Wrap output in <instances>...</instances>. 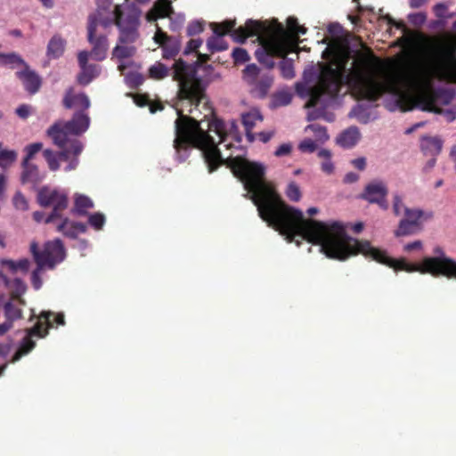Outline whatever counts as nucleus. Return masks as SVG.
Listing matches in <instances>:
<instances>
[{"instance_id":"15","label":"nucleus","mask_w":456,"mask_h":456,"mask_svg":"<svg viewBox=\"0 0 456 456\" xmlns=\"http://www.w3.org/2000/svg\"><path fill=\"white\" fill-rule=\"evenodd\" d=\"M97 4V11L93 15L97 17V21L101 23L103 28H108L113 22L116 23V17L118 13V9L120 6H129L128 4L116 5L114 11H109L111 6L112 0H96ZM133 4H130L132 5Z\"/></svg>"},{"instance_id":"50","label":"nucleus","mask_w":456,"mask_h":456,"mask_svg":"<svg viewBox=\"0 0 456 456\" xmlns=\"http://www.w3.org/2000/svg\"><path fill=\"white\" fill-rule=\"evenodd\" d=\"M328 31L330 35H332L333 37H339L340 35L342 34L343 32V28L340 24L338 23H330L329 26H328Z\"/></svg>"},{"instance_id":"2","label":"nucleus","mask_w":456,"mask_h":456,"mask_svg":"<svg viewBox=\"0 0 456 456\" xmlns=\"http://www.w3.org/2000/svg\"><path fill=\"white\" fill-rule=\"evenodd\" d=\"M421 79L420 74L385 75L378 79L370 70L344 72L339 69H327L320 77L319 86H309L299 81L296 83L295 89L299 97L308 99L306 108H317L321 111L334 102L341 86L346 85L359 98L370 102L378 100L385 94H390L394 98L390 110L398 109L407 111L416 108L443 115L449 122L453 121L456 110L443 108L454 98L451 90L438 89L416 97L410 96L408 87L418 86Z\"/></svg>"},{"instance_id":"6","label":"nucleus","mask_w":456,"mask_h":456,"mask_svg":"<svg viewBox=\"0 0 456 456\" xmlns=\"http://www.w3.org/2000/svg\"><path fill=\"white\" fill-rule=\"evenodd\" d=\"M38 204L43 208L52 207L53 210L45 220V224L61 222L56 225V230L64 236L75 239L79 233L86 232V225L80 222H73L61 215L69 205L68 193L61 189L50 186H43L38 190L37 197Z\"/></svg>"},{"instance_id":"33","label":"nucleus","mask_w":456,"mask_h":456,"mask_svg":"<svg viewBox=\"0 0 456 456\" xmlns=\"http://www.w3.org/2000/svg\"><path fill=\"white\" fill-rule=\"evenodd\" d=\"M292 95L287 91H280L272 96L270 107L276 109L282 106H287L291 102Z\"/></svg>"},{"instance_id":"20","label":"nucleus","mask_w":456,"mask_h":456,"mask_svg":"<svg viewBox=\"0 0 456 456\" xmlns=\"http://www.w3.org/2000/svg\"><path fill=\"white\" fill-rule=\"evenodd\" d=\"M387 194L388 188L387 183L383 180L375 179L366 184L360 197L369 203L373 204L372 200L380 199L383 196H387Z\"/></svg>"},{"instance_id":"19","label":"nucleus","mask_w":456,"mask_h":456,"mask_svg":"<svg viewBox=\"0 0 456 456\" xmlns=\"http://www.w3.org/2000/svg\"><path fill=\"white\" fill-rule=\"evenodd\" d=\"M21 169L20 182L22 184H31L36 187L45 178V175L32 162L21 161Z\"/></svg>"},{"instance_id":"14","label":"nucleus","mask_w":456,"mask_h":456,"mask_svg":"<svg viewBox=\"0 0 456 456\" xmlns=\"http://www.w3.org/2000/svg\"><path fill=\"white\" fill-rule=\"evenodd\" d=\"M89 52L82 51L78 53L77 59L81 72L77 76V81L83 86L88 85L101 73V66L97 64H87Z\"/></svg>"},{"instance_id":"44","label":"nucleus","mask_w":456,"mask_h":456,"mask_svg":"<svg viewBox=\"0 0 456 456\" xmlns=\"http://www.w3.org/2000/svg\"><path fill=\"white\" fill-rule=\"evenodd\" d=\"M126 82L132 87H137L143 82V77L136 72H130L126 76Z\"/></svg>"},{"instance_id":"32","label":"nucleus","mask_w":456,"mask_h":456,"mask_svg":"<svg viewBox=\"0 0 456 456\" xmlns=\"http://www.w3.org/2000/svg\"><path fill=\"white\" fill-rule=\"evenodd\" d=\"M318 157L322 159L321 163V169L327 175H331L334 172L335 167L331 160V152L327 149H321L318 153Z\"/></svg>"},{"instance_id":"48","label":"nucleus","mask_w":456,"mask_h":456,"mask_svg":"<svg viewBox=\"0 0 456 456\" xmlns=\"http://www.w3.org/2000/svg\"><path fill=\"white\" fill-rule=\"evenodd\" d=\"M202 45V40L201 39H191L189 42H188V45L186 46V48L184 49V52L183 53L184 54H189L194 51H197V49Z\"/></svg>"},{"instance_id":"56","label":"nucleus","mask_w":456,"mask_h":456,"mask_svg":"<svg viewBox=\"0 0 456 456\" xmlns=\"http://www.w3.org/2000/svg\"><path fill=\"white\" fill-rule=\"evenodd\" d=\"M12 347V340L8 343L0 344V356H6Z\"/></svg>"},{"instance_id":"60","label":"nucleus","mask_w":456,"mask_h":456,"mask_svg":"<svg viewBox=\"0 0 456 456\" xmlns=\"http://www.w3.org/2000/svg\"><path fill=\"white\" fill-rule=\"evenodd\" d=\"M436 162V156H431L423 167L424 172H429L435 167Z\"/></svg>"},{"instance_id":"41","label":"nucleus","mask_w":456,"mask_h":456,"mask_svg":"<svg viewBox=\"0 0 456 456\" xmlns=\"http://www.w3.org/2000/svg\"><path fill=\"white\" fill-rule=\"evenodd\" d=\"M286 194L290 200L296 202L301 198L300 189L295 182H291L288 184Z\"/></svg>"},{"instance_id":"27","label":"nucleus","mask_w":456,"mask_h":456,"mask_svg":"<svg viewBox=\"0 0 456 456\" xmlns=\"http://www.w3.org/2000/svg\"><path fill=\"white\" fill-rule=\"evenodd\" d=\"M4 283L11 290L12 298L18 300L19 304L25 305V300L21 298V296L27 291L26 283L19 278H15L12 281L7 278V282Z\"/></svg>"},{"instance_id":"55","label":"nucleus","mask_w":456,"mask_h":456,"mask_svg":"<svg viewBox=\"0 0 456 456\" xmlns=\"http://www.w3.org/2000/svg\"><path fill=\"white\" fill-rule=\"evenodd\" d=\"M360 179V175L354 172H348L344 176V183H356Z\"/></svg>"},{"instance_id":"39","label":"nucleus","mask_w":456,"mask_h":456,"mask_svg":"<svg viewBox=\"0 0 456 456\" xmlns=\"http://www.w3.org/2000/svg\"><path fill=\"white\" fill-rule=\"evenodd\" d=\"M105 221V216L100 212L90 214L88 216L89 224L95 230H102Z\"/></svg>"},{"instance_id":"25","label":"nucleus","mask_w":456,"mask_h":456,"mask_svg":"<svg viewBox=\"0 0 456 456\" xmlns=\"http://www.w3.org/2000/svg\"><path fill=\"white\" fill-rule=\"evenodd\" d=\"M94 206V202L89 197L76 193L74 196V208L71 212L76 216H86L87 210L93 208Z\"/></svg>"},{"instance_id":"26","label":"nucleus","mask_w":456,"mask_h":456,"mask_svg":"<svg viewBox=\"0 0 456 456\" xmlns=\"http://www.w3.org/2000/svg\"><path fill=\"white\" fill-rule=\"evenodd\" d=\"M66 42L64 39H62L60 36L55 35L53 36L48 45H47V50H46V55L49 59H58L60 58L65 49Z\"/></svg>"},{"instance_id":"30","label":"nucleus","mask_w":456,"mask_h":456,"mask_svg":"<svg viewBox=\"0 0 456 456\" xmlns=\"http://www.w3.org/2000/svg\"><path fill=\"white\" fill-rule=\"evenodd\" d=\"M1 265L6 267L12 273L21 272L26 273L30 266V261L28 258H21L17 261L11 259L1 260Z\"/></svg>"},{"instance_id":"35","label":"nucleus","mask_w":456,"mask_h":456,"mask_svg":"<svg viewBox=\"0 0 456 456\" xmlns=\"http://www.w3.org/2000/svg\"><path fill=\"white\" fill-rule=\"evenodd\" d=\"M279 68L282 77L292 79L295 77L294 64L291 59H283L279 62Z\"/></svg>"},{"instance_id":"24","label":"nucleus","mask_w":456,"mask_h":456,"mask_svg":"<svg viewBox=\"0 0 456 456\" xmlns=\"http://www.w3.org/2000/svg\"><path fill=\"white\" fill-rule=\"evenodd\" d=\"M443 142L438 137L425 136L421 139L420 147L424 154L437 156L442 150Z\"/></svg>"},{"instance_id":"51","label":"nucleus","mask_w":456,"mask_h":456,"mask_svg":"<svg viewBox=\"0 0 456 456\" xmlns=\"http://www.w3.org/2000/svg\"><path fill=\"white\" fill-rule=\"evenodd\" d=\"M16 114L21 118H26L30 114V107L28 105L22 104L16 109Z\"/></svg>"},{"instance_id":"64","label":"nucleus","mask_w":456,"mask_h":456,"mask_svg":"<svg viewBox=\"0 0 456 456\" xmlns=\"http://www.w3.org/2000/svg\"><path fill=\"white\" fill-rule=\"evenodd\" d=\"M426 0H409L410 6L411 8H419L420 7Z\"/></svg>"},{"instance_id":"17","label":"nucleus","mask_w":456,"mask_h":456,"mask_svg":"<svg viewBox=\"0 0 456 456\" xmlns=\"http://www.w3.org/2000/svg\"><path fill=\"white\" fill-rule=\"evenodd\" d=\"M63 106L66 109H79L76 113L80 112L86 115L84 110H87L90 107V100L88 96L84 94H74L73 89L70 87L69 88L64 95L63 98ZM88 117V115L86 114Z\"/></svg>"},{"instance_id":"13","label":"nucleus","mask_w":456,"mask_h":456,"mask_svg":"<svg viewBox=\"0 0 456 456\" xmlns=\"http://www.w3.org/2000/svg\"><path fill=\"white\" fill-rule=\"evenodd\" d=\"M24 331L26 335L21 340L18 351L12 359V362H18L22 355L28 354L34 349L36 346V342L32 339L34 336L45 338L48 333L47 330H45L44 333L42 332L41 323H37L31 329H26Z\"/></svg>"},{"instance_id":"47","label":"nucleus","mask_w":456,"mask_h":456,"mask_svg":"<svg viewBox=\"0 0 456 456\" xmlns=\"http://www.w3.org/2000/svg\"><path fill=\"white\" fill-rule=\"evenodd\" d=\"M292 150V144L290 142L282 143L274 151L276 157H284L290 154Z\"/></svg>"},{"instance_id":"61","label":"nucleus","mask_w":456,"mask_h":456,"mask_svg":"<svg viewBox=\"0 0 456 456\" xmlns=\"http://www.w3.org/2000/svg\"><path fill=\"white\" fill-rule=\"evenodd\" d=\"M52 316H53V314L52 312H42L41 314V317L46 321L47 329L53 327V322L50 319Z\"/></svg>"},{"instance_id":"18","label":"nucleus","mask_w":456,"mask_h":456,"mask_svg":"<svg viewBox=\"0 0 456 456\" xmlns=\"http://www.w3.org/2000/svg\"><path fill=\"white\" fill-rule=\"evenodd\" d=\"M17 77L21 80L25 90L30 94L37 93L41 87L42 80L38 74L32 70L28 64L24 69L16 73Z\"/></svg>"},{"instance_id":"16","label":"nucleus","mask_w":456,"mask_h":456,"mask_svg":"<svg viewBox=\"0 0 456 456\" xmlns=\"http://www.w3.org/2000/svg\"><path fill=\"white\" fill-rule=\"evenodd\" d=\"M154 39L161 45L164 59H173L180 51V41L176 37H167L159 27Z\"/></svg>"},{"instance_id":"49","label":"nucleus","mask_w":456,"mask_h":456,"mask_svg":"<svg viewBox=\"0 0 456 456\" xmlns=\"http://www.w3.org/2000/svg\"><path fill=\"white\" fill-rule=\"evenodd\" d=\"M351 164L356 169H358L360 171H363L367 167V160H366L365 157H360V158L352 159Z\"/></svg>"},{"instance_id":"12","label":"nucleus","mask_w":456,"mask_h":456,"mask_svg":"<svg viewBox=\"0 0 456 456\" xmlns=\"http://www.w3.org/2000/svg\"><path fill=\"white\" fill-rule=\"evenodd\" d=\"M332 67L324 68L322 69L320 73L314 70V68H310L305 69L303 73L302 82L309 85V86H319L320 85V77L323 75V73L327 69H331ZM335 69H339L344 72H351V71H359V70H370L373 75L374 72L370 67L367 64H362L361 67L355 68V61L351 62V67L347 69L345 64H338Z\"/></svg>"},{"instance_id":"43","label":"nucleus","mask_w":456,"mask_h":456,"mask_svg":"<svg viewBox=\"0 0 456 456\" xmlns=\"http://www.w3.org/2000/svg\"><path fill=\"white\" fill-rule=\"evenodd\" d=\"M232 58L236 63H244L249 60V55L245 49L237 47L232 51Z\"/></svg>"},{"instance_id":"23","label":"nucleus","mask_w":456,"mask_h":456,"mask_svg":"<svg viewBox=\"0 0 456 456\" xmlns=\"http://www.w3.org/2000/svg\"><path fill=\"white\" fill-rule=\"evenodd\" d=\"M242 124L246 130V134L249 142L254 141V134H251V130L254 128L257 122H261L263 120V116L259 112V110L253 109L248 112L243 113L241 115Z\"/></svg>"},{"instance_id":"21","label":"nucleus","mask_w":456,"mask_h":456,"mask_svg":"<svg viewBox=\"0 0 456 456\" xmlns=\"http://www.w3.org/2000/svg\"><path fill=\"white\" fill-rule=\"evenodd\" d=\"M361 139V133L357 126H352L342 131L337 137V143L345 149L354 147Z\"/></svg>"},{"instance_id":"34","label":"nucleus","mask_w":456,"mask_h":456,"mask_svg":"<svg viewBox=\"0 0 456 456\" xmlns=\"http://www.w3.org/2000/svg\"><path fill=\"white\" fill-rule=\"evenodd\" d=\"M392 208L395 216L404 214L405 208H408L403 202V195L398 191H395L392 195Z\"/></svg>"},{"instance_id":"37","label":"nucleus","mask_w":456,"mask_h":456,"mask_svg":"<svg viewBox=\"0 0 456 456\" xmlns=\"http://www.w3.org/2000/svg\"><path fill=\"white\" fill-rule=\"evenodd\" d=\"M307 129H310L314 134V135L316 136L317 143H323L329 139L327 130L324 126L314 124L308 126Z\"/></svg>"},{"instance_id":"4","label":"nucleus","mask_w":456,"mask_h":456,"mask_svg":"<svg viewBox=\"0 0 456 456\" xmlns=\"http://www.w3.org/2000/svg\"><path fill=\"white\" fill-rule=\"evenodd\" d=\"M358 253L395 270L456 278V262L447 257L440 248L435 249L434 256L425 257L420 265L411 264L404 259L389 257L386 251L374 248L369 241H360L348 236L343 224L330 222V258L343 261Z\"/></svg>"},{"instance_id":"28","label":"nucleus","mask_w":456,"mask_h":456,"mask_svg":"<svg viewBox=\"0 0 456 456\" xmlns=\"http://www.w3.org/2000/svg\"><path fill=\"white\" fill-rule=\"evenodd\" d=\"M349 117L356 118L362 124H368L377 118L370 110L362 104H357L349 112Z\"/></svg>"},{"instance_id":"31","label":"nucleus","mask_w":456,"mask_h":456,"mask_svg":"<svg viewBox=\"0 0 456 456\" xmlns=\"http://www.w3.org/2000/svg\"><path fill=\"white\" fill-rule=\"evenodd\" d=\"M27 62L22 59V57L12 52V53H0V66L9 67L11 69H14L17 66H25Z\"/></svg>"},{"instance_id":"63","label":"nucleus","mask_w":456,"mask_h":456,"mask_svg":"<svg viewBox=\"0 0 456 456\" xmlns=\"http://www.w3.org/2000/svg\"><path fill=\"white\" fill-rule=\"evenodd\" d=\"M6 177L4 174L0 175V197L4 194L5 190Z\"/></svg>"},{"instance_id":"52","label":"nucleus","mask_w":456,"mask_h":456,"mask_svg":"<svg viewBox=\"0 0 456 456\" xmlns=\"http://www.w3.org/2000/svg\"><path fill=\"white\" fill-rule=\"evenodd\" d=\"M446 10L447 6L444 3L436 4L434 6V12L438 18H445Z\"/></svg>"},{"instance_id":"57","label":"nucleus","mask_w":456,"mask_h":456,"mask_svg":"<svg viewBox=\"0 0 456 456\" xmlns=\"http://www.w3.org/2000/svg\"><path fill=\"white\" fill-rule=\"evenodd\" d=\"M273 131H264L257 134V136L261 142L264 143L270 141V139L273 136Z\"/></svg>"},{"instance_id":"42","label":"nucleus","mask_w":456,"mask_h":456,"mask_svg":"<svg viewBox=\"0 0 456 456\" xmlns=\"http://www.w3.org/2000/svg\"><path fill=\"white\" fill-rule=\"evenodd\" d=\"M317 148L318 143L310 138L303 140L298 145V149L304 153H312L315 151Z\"/></svg>"},{"instance_id":"40","label":"nucleus","mask_w":456,"mask_h":456,"mask_svg":"<svg viewBox=\"0 0 456 456\" xmlns=\"http://www.w3.org/2000/svg\"><path fill=\"white\" fill-rule=\"evenodd\" d=\"M12 203L15 208L18 210L25 211L28 209V202L20 191H17L14 194Z\"/></svg>"},{"instance_id":"9","label":"nucleus","mask_w":456,"mask_h":456,"mask_svg":"<svg viewBox=\"0 0 456 456\" xmlns=\"http://www.w3.org/2000/svg\"><path fill=\"white\" fill-rule=\"evenodd\" d=\"M243 79L250 86L251 94L257 98H265L273 82L271 73L256 64H249L244 69Z\"/></svg>"},{"instance_id":"46","label":"nucleus","mask_w":456,"mask_h":456,"mask_svg":"<svg viewBox=\"0 0 456 456\" xmlns=\"http://www.w3.org/2000/svg\"><path fill=\"white\" fill-rule=\"evenodd\" d=\"M410 22L415 26H421L425 23L427 16L424 12L411 13L408 15Z\"/></svg>"},{"instance_id":"8","label":"nucleus","mask_w":456,"mask_h":456,"mask_svg":"<svg viewBox=\"0 0 456 456\" xmlns=\"http://www.w3.org/2000/svg\"><path fill=\"white\" fill-rule=\"evenodd\" d=\"M30 252L37 264V268L31 273V283L36 290L41 289L43 281L41 273L44 268L53 269L55 265L62 262L66 257V251L62 241L55 239L47 241L44 245V249L39 250L38 244L32 241L30 244Z\"/></svg>"},{"instance_id":"1","label":"nucleus","mask_w":456,"mask_h":456,"mask_svg":"<svg viewBox=\"0 0 456 456\" xmlns=\"http://www.w3.org/2000/svg\"><path fill=\"white\" fill-rule=\"evenodd\" d=\"M149 75L156 80L172 76L173 80L177 82V97L172 106L178 116L175 121L174 140L177 159L184 161L191 148L195 147L200 150L209 173L223 164L226 165L234 176L242 182L247 191L244 197L254 203L261 219L285 236L289 242L294 241L305 220L303 212L287 205L265 181V167L263 164L250 162L240 156L224 157L217 147L236 130L235 122L226 124L215 118L206 123V130L202 121L197 120L195 113L201 112L198 109L201 103L202 108L208 111L204 118L211 114L206 101L207 84L197 75V66L180 59L169 69L158 61L151 66Z\"/></svg>"},{"instance_id":"7","label":"nucleus","mask_w":456,"mask_h":456,"mask_svg":"<svg viewBox=\"0 0 456 456\" xmlns=\"http://www.w3.org/2000/svg\"><path fill=\"white\" fill-rule=\"evenodd\" d=\"M141 11L135 4L118 9L116 25L119 28V44L114 48L113 55L118 59L131 57L135 53V47L130 45L138 38V27Z\"/></svg>"},{"instance_id":"59","label":"nucleus","mask_w":456,"mask_h":456,"mask_svg":"<svg viewBox=\"0 0 456 456\" xmlns=\"http://www.w3.org/2000/svg\"><path fill=\"white\" fill-rule=\"evenodd\" d=\"M12 327L13 323H12L10 321L5 320L3 323L0 324V336L4 335Z\"/></svg>"},{"instance_id":"29","label":"nucleus","mask_w":456,"mask_h":456,"mask_svg":"<svg viewBox=\"0 0 456 456\" xmlns=\"http://www.w3.org/2000/svg\"><path fill=\"white\" fill-rule=\"evenodd\" d=\"M22 305L18 303V300L8 301L4 305V314L5 320L10 321L13 323L17 320H20L22 318V310L20 308Z\"/></svg>"},{"instance_id":"53","label":"nucleus","mask_w":456,"mask_h":456,"mask_svg":"<svg viewBox=\"0 0 456 456\" xmlns=\"http://www.w3.org/2000/svg\"><path fill=\"white\" fill-rule=\"evenodd\" d=\"M386 19L387 20V23L389 25H393L395 27H396L398 29H402V31L403 32V35L405 36L406 34H408V29L405 26V24L403 22H397L395 21L394 19H392L391 17L389 16H387Z\"/></svg>"},{"instance_id":"5","label":"nucleus","mask_w":456,"mask_h":456,"mask_svg":"<svg viewBox=\"0 0 456 456\" xmlns=\"http://www.w3.org/2000/svg\"><path fill=\"white\" fill-rule=\"evenodd\" d=\"M90 118L77 112L67 122L58 121L47 129V135L53 142L61 149L59 153L46 149L43 155L51 171L60 168V161L69 164L64 167L66 172L76 169L78 165V156L83 151L84 145L77 136L84 134L89 127Z\"/></svg>"},{"instance_id":"54","label":"nucleus","mask_w":456,"mask_h":456,"mask_svg":"<svg viewBox=\"0 0 456 456\" xmlns=\"http://www.w3.org/2000/svg\"><path fill=\"white\" fill-rule=\"evenodd\" d=\"M422 248V242L420 240H415L411 243H407L404 245L403 249L405 251H412V250H419Z\"/></svg>"},{"instance_id":"36","label":"nucleus","mask_w":456,"mask_h":456,"mask_svg":"<svg viewBox=\"0 0 456 456\" xmlns=\"http://www.w3.org/2000/svg\"><path fill=\"white\" fill-rule=\"evenodd\" d=\"M17 159L15 151L0 150V167L6 168Z\"/></svg>"},{"instance_id":"62","label":"nucleus","mask_w":456,"mask_h":456,"mask_svg":"<svg viewBox=\"0 0 456 456\" xmlns=\"http://www.w3.org/2000/svg\"><path fill=\"white\" fill-rule=\"evenodd\" d=\"M33 218L36 222L37 223H41V222H45V213L42 212V211H36L33 213Z\"/></svg>"},{"instance_id":"3","label":"nucleus","mask_w":456,"mask_h":456,"mask_svg":"<svg viewBox=\"0 0 456 456\" xmlns=\"http://www.w3.org/2000/svg\"><path fill=\"white\" fill-rule=\"evenodd\" d=\"M235 20H226L224 22L210 23L214 35L207 41L211 53L220 52L228 48L223 36L231 33L232 37L238 43H243L248 37H256L259 46L255 52L256 60L268 69L274 67L273 58L282 57L291 51L294 46L293 37L305 35L306 28L299 26L296 17L287 19L288 30L285 27L274 20L272 25L248 20L245 26L234 29Z\"/></svg>"},{"instance_id":"58","label":"nucleus","mask_w":456,"mask_h":456,"mask_svg":"<svg viewBox=\"0 0 456 456\" xmlns=\"http://www.w3.org/2000/svg\"><path fill=\"white\" fill-rule=\"evenodd\" d=\"M373 204L379 205V207L383 210L388 209V203L387 201V196H383L380 199L372 200Z\"/></svg>"},{"instance_id":"45","label":"nucleus","mask_w":456,"mask_h":456,"mask_svg":"<svg viewBox=\"0 0 456 456\" xmlns=\"http://www.w3.org/2000/svg\"><path fill=\"white\" fill-rule=\"evenodd\" d=\"M203 30V24L200 20L191 22L187 27V35L190 37L200 34Z\"/></svg>"},{"instance_id":"22","label":"nucleus","mask_w":456,"mask_h":456,"mask_svg":"<svg viewBox=\"0 0 456 456\" xmlns=\"http://www.w3.org/2000/svg\"><path fill=\"white\" fill-rule=\"evenodd\" d=\"M173 0H157L152 9L147 13L148 21H154L159 18L170 17L173 13Z\"/></svg>"},{"instance_id":"11","label":"nucleus","mask_w":456,"mask_h":456,"mask_svg":"<svg viewBox=\"0 0 456 456\" xmlns=\"http://www.w3.org/2000/svg\"><path fill=\"white\" fill-rule=\"evenodd\" d=\"M101 25L97 21L95 15H90L88 19V41L93 45V49L89 52L91 56L95 61H102L106 58L107 51L109 48L107 37L103 35H96V28Z\"/></svg>"},{"instance_id":"10","label":"nucleus","mask_w":456,"mask_h":456,"mask_svg":"<svg viewBox=\"0 0 456 456\" xmlns=\"http://www.w3.org/2000/svg\"><path fill=\"white\" fill-rule=\"evenodd\" d=\"M404 216L394 232L395 237L415 234L420 230L422 221L432 219L434 214L432 211L427 212L420 208H405Z\"/></svg>"},{"instance_id":"38","label":"nucleus","mask_w":456,"mask_h":456,"mask_svg":"<svg viewBox=\"0 0 456 456\" xmlns=\"http://www.w3.org/2000/svg\"><path fill=\"white\" fill-rule=\"evenodd\" d=\"M42 149H43L42 142H34V143L27 145L24 148V151H25L26 155L23 158L22 161L31 162V160L34 159L35 155L37 152H39Z\"/></svg>"}]
</instances>
